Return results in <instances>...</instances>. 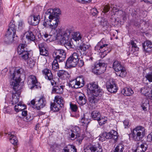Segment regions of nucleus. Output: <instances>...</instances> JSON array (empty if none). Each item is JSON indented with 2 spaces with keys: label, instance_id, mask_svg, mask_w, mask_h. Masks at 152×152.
Returning <instances> with one entry per match:
<instances>
[{
  "label": "nucleus",
  "instance_id": "obj_1",
  "mask_svg": "<svg viewBox=\"0 0 152 152\" xmlns=\"http://www.w3.org/2000/svg\"><path fill=\"white\" fill-rule=\"evenodd\" d=\"M10 85L12 86L15 93L12 96L13 102H15L14 110L16 113L19 112V103H18L19 99V69H14V72L11 73L10 75Z\"/></svg>",
  "mask_w": 152,
  "mask_h": 152
},
{
  "label": "nucleus",
  "instance_id": "obj_2",
  "mask_svg": "<svg viewBox=\"0 0 152 152\" xmlns=\"http://www.w3.org/2000/svg\"><path fill=\"white\" fill-rule=\"evenodd\" d=\"M16 27L15 21L12 20L9 23V28L5 35V40L7 43H17L18 42V36L17 35L15 36Z\"/></svg>",
  "mask_w": 152,
  "mask_h": 152
},
{
  "label": "nucleus",
  "instance_id": "obj_3",
  "mask_svg": "<svg viewBox=\"0 0 152 152\" xmlns=\"http://www.w3.org/2000/svg\"><path fill=\"white\" fill-rule=\"evenodd\" d=\"M146 134V130L141 126H137L134 128L132 132V138L135 141L142 140Z\"/></svg>",
  "mask_w": 152,
  "mask_h": 152
},
{
  "label": "nucleus",
  "instance_id": "obj_4",
  "mask_svg": "<svg viewBox=\"0 0 152 152\" xmlns=\"http://www.w3.org/2000/svg\"><path fill=\"white\" fill-rule=\"evenodd\" d=\"M103 94L102 90L98 88L88 94V100L91 104L95 105L101 99Z\"/></svg>",
  "mask_w": 152,
  "mask_h": 152
},
{
  "label": "nucleus",
  "instance_id": "obj_5",
  "mask_svg": "<svg viewBox=\"0 0 152 152\" xmlns=\"http://www.w3.org/2000/svg\"><path fill=\"white\" fill-rule=\"evenodd\" d=\"M113 68L116 75L122 77H125L126 74L125 68L118 61H116L113 63Z\"/></svg>",
  "mask_w": 152,
  "mask_h": 152
},
{
  "label": "nucleus",
  "instance_id": "obj_6",
  "mask_svg": "<svg viewBox=\"0 0 152 152\" xmlns=\"http://www.w3.org/2000/svg\"><path fill=\"white\" fill-rule=\"evenodd\" d=\"M107 65L102 60L97 61L92 67V72L96 74H100L104 72Z\"/></svg>",
  "mask_w": 152,
  "mask_h": 152
},
{
  "label": "nucleus",
  "instance_id": "obj_7",
  "mask_svg": "<svg viewBox=\"0 0 152 152\" xmlns=\"http://www.w3.org/2000/svg\"><path fill=\"white\" fill-rule=\"evenodd\" d=\"M78 57V55L77 53H73L66 60V67L68 68L75 67L77 66Z\"/></svg>",
  "mask_w": 152,
  "mask_h": 152
},
{
  "label": "nucleus",
  "instance_id": "obj_8",
  "mask_svg": "<svg viewBox=\"0 0 152 152\" xmlns=\"http://www.w3.org/2000/svg\"><path fill=\"white\" fill-rule=\"evenodd\" d=\"M84 84L83 78L81 77H77L76 79L71 80L69 83V86L72 88H77L83 87Z\"/></svg>",
  "mask_w": 152,
  "mask_h": 152
},
{
  "label": "nucleus",
  "instance_id": "obj_9",
  "mask_svg": "<svg viewBox=\"0 0 152 152\" xmlns=\"http://www.w3.org/2000/svg\"><path fill=\"white\" fill-rule=\"evenodd\" d=\"M53 55L55 59L58 61V62L63 61L65 59L66 53L65 51L63 49H58L55 50Z\"/></svg>",
  "mask_w": 152,
  "mask_h": 152
},
{
  "label": "nucleus",
  "instance_id": "obj_10",
  "mask_svg": "<svg viewBox=\"0 0 152 152\" xmlns=\"http://www.w3.org/2000/svg\"><path fill=\"white\" fill-rule=\"evenodd\" d=\"M70 31L69 30H67L63 32L64 36L62 37L60 43L61 45H64L67 49L70 48L72 46L70 42L68 41L69 36H70Z\"/></svg>",
  "mask_w": 152,
  "mask_h": 152
},
{
  "label": "nucleus",
  "instance_id": "obj_11",
  "mask_svg": "<svg viewBox=\"0 0 152 152\" xmlns=\"http://www.w3.org/2000/svg\"><path fill=\"white\" fill-rule=\"evenodd\" d=\"M37 8L33 9V12H34V14L30 16L28 18V20L29 23L32 25L36 26L38 24L40 21V16L38 12L36 13Z\"/></svg>",
  "mask_w": 152,
  "mask_h": 152
},
{
  "label": "nucleus",
  "instance_id": "obj_12",
  "mask_svg": "<svg viewBox=\"0 0 152 152\" xmlns=\"http://www.w3.org/2000/svg\"><path fill=\"white\" fill-rule=\"evenodd\" d=\"M64 36L63 32L62 33L61 30L59 29L56 30H52L50 31L49 36L50 37L49 38L51 39V40L55 41L56 40H59L60 42L62 37Z\"/></svg>",
  "mask_w": 152,
  "mask_h": 152
},
{
  "label": "nucleus",
  "instance_id": "obj_13",
  "mask_svg": "<svg viewBox=\"0 0 152 152\" xmlns=\"http://www.w3.org/2000/svg\"><path fill=\"white\" fill-rule=\"evenodd\" d=\"M109 46V45L106 43L104 39H102L95 47V49L97 50H99L104 53L105 52L104 54L106 55L107 53L109 52V51H107Z\"/></svg>",
  "mask_w": 152,
  "mask_h": 152
},
{
  "label": "nucleus",
  "instance_id": "obj_14",
  "mask_svg": "<svg viewBox=\"0 0 152 152\" xmlns=\"http://www.w3.org/2000/svg\"><path fill=\"white\" fill-rule=\"evenodd\" d=\"M101 146L99 144L89 145L84 149L85 152H102Z\"/></svg>",
  "mask_w": 152,
  "mask_h": 152
},
{
  "label": "nucleus",
  "instance_id": "obj_15",
  "mask_svg": "<svg viewBox=\"0 0 152 152\" xmlns=\"http://www.w3.org/2000/svg\"><path fill=\"white\" fill-rule=\"evenodd\" d=\"M46 18H48L50 28L53 29H55L57 27L59 23V19L56 16H50L47 18L45 17Z\"/></svg>",
  "mask_w": 152,
  "mask_h": 152
},
{
  "label": "nucleus",
  "instance_id": "obj_16",
  "mask_svg": "<svg viewBox=\"0 0 152 152\" xmlns=\"http://www.w3.org/2000/svg\"><path fill=\"white\" fill-rule=\"evenodd\" d=\"M106 87L108 91L111 93H115L117 92L118 88L114 82L110 80L106 83Z\"/></svg>",
  "mask_w": 152,
  "mask_h": 152
},
{
  "label": "nucleus",
  "instance_id": "obj_17",
  "mask_svg": "<svg viewBox=\"0 0 152 152\" xmlns=\"http://www.w3.org/2000/svg\"><path fill=\"white\" fill-rule=\"evenodd\" d=\"M60 10L59 9L55 8L54 9H49L47 10L45 14V17L47 18L50 16H56L59 14H60Z\"/></svg>",
  "mask_w": 152,
  "mask_h": 152
},
{
  "label": "nucleus",
  "instance_id": "obj_18",
  "mask_svg": "<svg viewBox=\"0 0 152 152\" xmlns=\"http://www.w3.org/2000/svg\"><path fill=\"white\" fill-rule=\"evenodd\" d=\"M38 47L40 55L44 56H47L48 55V52L47 50V45L46 43L44 42L40 43L38 45Z\"/></svg>",
  "mask_w": 152,
  "mask_h": 152
},
{
  "label": "nucleus",
  "instance_id": "obj_19",
  "mask_svg": "<svg viewBox=\"0 0 152 152\" xmlns=\"http://www.w3.org/2000/svg\"><path fill=\"white\" fill-rule=\"evenodd\" d=\"M46 103L45 99L42 96L36 102L35 105V108L37 110H39L45 106Z\"/></svg>",
  "mask_w": 152,
  "mask_h": 152
},
{
  "label": "nucleus",
  "instance_id": "obj_20",
  "mask_svg": "<svg viewBox=\"0 0 152 152\" xmlns=\"http://www.w3.org/2000/svg\"><path fill=\"white\" fill-rule=\"evenodd\" d=\"M144 50L146 53L152 52V42L150 41H146L142 44Z\"/></svg>",
  "mask_w": 152,
  "mask_h": 152
},
{
  "label": "nucleus",
  "instance_id": "obj_21",
  "mask_svg": "<svg viewBox=\"0 0 152 152\" xmlns=\"http://www.w3.org/2000/svg\"><path fill=\"white\" fill-rule=\"evenodd\" d=\"M21 40L23 43L20 44V52H24L25 51H29L28 49L27 48V45L26 44V38L25 36V34L21 35Z\"/></svg>",
  "mask_w": 152,
  "mask_h": 152
},
{
  "label": "nucleus",
  "instance_id": "obj_22",
  "mask_svg": "<svg viewBox=\"0 0 152 152\" xmlns=\"http://www.w3.org/2000/svg\"><path fill=\"white\" fill-rule=\"evenodd\" d=\"M150 88L148 87L142 88L141 89V92L145 96H146L148 99H152V93L151 91L150 92Z\"/></svg>",
  "mask_w": 152,
  "mask_h": 152
},
{
  "label": "nucleus",
  "instance_id": "obj_23",
  "mask_svg": "<svg viewBox=\"0 0 152 152\" xmlns=\"http://www.w3.org/2000/svg\"><path fill=\"white\" fill-rule=\"evenodd\" d=\"M29 78L31 80V84L32 85L31 88L32 89L34 88H36L40 87V84L37 81L36 77L33 75L29 76Z\"/></svg>",
  "mask_w": 152,
  "mask_h": 152
},
{
  "label": "nucleus",
  "instance_id": "obj_24",
  "mask_svg": "<svg viewBox=\"0 0 152 152\" xmlns=\"http://www.w3.org/2000/svg\"><path fill=\"white\" fill-rule=\"evenodd\" d=\"M43 75L45 76L46 79L48 80H51L53 78V76L51 71L48 68L43 69L42 71Z\"/></svg>",
  "mask_w": 152,
  "mask_h": 152
},
{
  "label": "nucleus",
  "instance_id": "obj_25",
  "mask_svg": "<svg viewBox=\"0 0 152 152\" xmlns=\"http://www.w3.org/2000/svg\"><path fill=\"white\" fill-rule=\"evenodd\" d=\"M121 93L125 96H130L134 93L133 91L130 88L125 87L121 89Z\"/></svg>",
  "mask_w": 152,
  "mask_h": 152
},
{
  "label": "nucleus",
  "instance_id": "obj_26",
  "mask_svg": "<svg viewBox=\"0 0 152 152\" xmlns=\"http://www.w3.org/2000/svg\"><path fill=\"white\" fill-rule=\"evenodd\" d=\"M70 31V35H71L72 37V39L75 41H78L82 38V35L79 32H72Z\"/></svg>",
  "mask_w": 152,
  "mask_h": 152
},
{
  "label": "nucleus",
  "instance_id": "obj_27",
  "mask_svg": "<svg viewBox=\"0 0 152 152\" xmlns=\"http://www.w3.org/2000/svg\"><path fill=\"white\" fill-rule=\"evenodd\" d=\"M57 75L59 77L64 79L70 77V75L68 72L63 70L59 71Z\"/></svg>",
  "mask_w": 152,
  "mask_h": 152
},
{
  "label": "nucleus",
  "instance_id": "obj_28",
  "mask_svg": "<svg viewBox=\"0 0 152 152\" xmlns=\"http://www.w3.org/2000/svg\"><path fill=\"white\" fill-rule=\"evenodd\" d=\"M98 88V85L95 83L89 84L88 86V93L90 94Z\"/></svg>",
  "mask_w": 152,
  "mask_h": 152
},
{
  "label": "nucleus",
  "instance_id": "obj_29",
  "mask_svg": "<svg viewBox=\"0 0 152 152\" xmlns=\"http://www.w3.org/2000/svg\"><path fill=\"white\" fill-rule=\"evenodd\" d=\"M148 147V145L146 143H142L140 146L137 147L134 152H144L146 150Z\"/></svg>",
  "mask_w": 152,
  "mask_h": 152
},
{
  "label": "nucleus",
  "instance_id": "obj_30",
  "mask_svg": "<svg viewBox=\"0 0 152 152\" xmlns=\"http://www.w3.org/2000/svg\"><path fill=\"white\" fill-rule=\"evenodd\" d=\"M63 152H76V149L73 145H69L63 149Z\"/></svg>",
  "mask_w": 152,
  "mask_h": 152
},
{
  "label": "nucleus",
  "instance_id": "obj_31",
  "mask_svg": "<svg viewBox=\"0 0 152 152\" xmlns=\"http://www.w3.org/2000/svg\"><path fill=\"white\" fill-rule=\"evenodd\" d=\"M25 35V34L23 35ZM25 37L26 39L29 41H34L35 39V37L32 32L28 31L27 33L26 36Z\"/></svg>",
  "mask_w": 152,
  "mask_h": 152
},
{
  "label": "nucleus",
  "instance_id": "obj_32",
  "mask_svg": "<svg viewBox=\"0 0 152 152\" xmlns=\"http://www.w3.org/2000/svg\"><path fill=\"white\" fill-rule=\"evenodd\" d=\"M63 87L64 86H57L53 88L52 92L53 93L61 94L63 92Z\"/></svg>",
  "mask_w": 152,
  "mask_h": 152
},
{
  "label": "nucleus",
  "instance_id": "obj_33",
  "mask_svg": "<svg viewBox=\"0 0 152 152\" xmlns=\"http://www.w3.org/2000/svg\"><path fill=\"white\" fill-rule=\"evenodd\" d=\"M8 137L9 138L10 141L11 143L14 145H17L18 140L15 136H14V135L9 133L8 134Z\"/></svg>",
  "mask_w": 152,
  "mask_h": 152
},
{
  "label": "nucleus",
  "instance_id": "obj_34",
  "mask_svg": "<svg viewBox=\"0 0 152 152\" xmlns=\"http://www.w3.org/2000/svg\"><path fill=\"white\" fill-rule=\"evenodd\" d=\"M29 51H25L24 52H20V58L22 60L26 61L29 59Z\"/></svg>",
  "mask_w": 152,
  "mask_h": 152
},
{
  "label": "nucleus",
  "instance_id": "obj_35",
  "mask_svg": "<svg viewBox=\"0 0 152 152\" xmlns=\"http://www.w3.org/2000/svg\"><path fill=\"white\" fill-rule=\"evenodd\" d=\"M86 99L84 95L82 94V95L79 96V99L77 102L80 105H83L85 104L86 102Z\"/></svg>",
  "mask_w": 152,
  "mask_h": 152
},
{
  "label": "nucleus",
  "instance_id": "obj_36",
  "mask_svg": "<svg viewBox=\"0 0 152 152\" xmlns=\"http://www.w3.org/2000/svg\"><path fill=\"white\" fill-rule=\"evenodd\" d=\"M129 44L132 45L131 52L132 53H134L136 51H137L139 50V48L136 45V43L134 42L131 40L129 42Z\"/></svg>",
  "mask_w": 152,
  "mask_h": 152
},
{
  "label": "nucleus",
  "instance_id": "obj_37",
  "mask_svg": "<svg viewBox=\"0 0 152 152\" xmlns=\"http://www.w3.org/2000/svg\"><path fill=\"white\" fill-rule=\"evenodd\" d=\"M54 102L60 105V104L63 105L64 102L63 98L59 96H56L55 97Z\"/></svg>",
  "mask_w": 152,
  "mask_h": 152
},
{
  "label": "nucleus",
  "instance_id": "obj_38",
  "mask_svg": "<svg viewBox=\"0 0 152 152\" xmlns=\"http://www.w3.org/2000/svg\"><path fill=\"white\" fill-rule=\"evenodd\" d=\"M91 116L94 120H98L101 117L100 113L97 111H94L92 112Z\"/></svg>",
  "mask_w": 152,
  "mask_h": 152
},
{
  "label": "nucleus",
  "instance_id": "obj_39",
  "mask_svg": "<svg viewBox=\"0 0 152 152\" xmlns=\"http://www.w3.org/2000/svg\"><path fill=\"white\" fill-rule=\"evenodd\" d=\"M61 105L58 104L56 103L55 102L51 104L50 108L51 110L53 111H57L59 110V107Z\"/></svg>",
  "mask_w": 152,
  "mask_h": 152
},
{
  "label": "nucleus",
  "instance_id": "obj_40",
  "mask_svg": "<svg viewBox=\"0 0 152 152\" xmlns=\"http://www.w3.org/2000/svg\"><path fill=\"white\" fill-rule=\"evenodd\" d=\"M124 149V145L120 143L117 145L114 150V152H122Z\"/></svg>",
  "mask_w": 152,
  "mask_h": 152
},
{
  "label": "nucleus",
  "instance_id": "obj_41",
  "mask_svg": "<svg viewBox=\"0 0 152 152\" xmlns=\"http://www.w3.org/2000/svg\"><path fill=\"white\" fill-rule=\"evenodd\" d=\"M58 62V61L54 59L52 64V68L53 70L57 71L59 69V66Z\"/></svg>",
  "mask_w": 152,
  "mask_h": 152
},
{
  "label": "nucleus",
  "instance_id": "obj_42",
  "mask_svg": "<svg viewBox=\"0 0 152 152\" xmlns=\"http://www.w3.org/2000/svg\"><path fill=\"white\" fill-rule=\"evenodd\" d=\"M90 47V45H86L83 44L80 47V49L83 52V54H84L87 50L89 49Z\"/></svg>",
  "mask_w": 152,
  "mask_h": 152
},
{
  "label": "nucleus",
  "instance_id": "obj_43",
  "mask_svg": "<svg viewBox=\"0 0 152 152\" xmlns=\"http://www.w3.org/2000/svg\"><path fill=\"white\" fill-rule=\"evenodd\" d=\"M107 120V118L106 117H100L99 119L98 120V121L100 125H102L106 122Z\"/></svg>",
  "mask_w": 152,
  "mask_h": 152
},
{
  "label": "nucleus",
  "instance_id": "obj_44",
  "mask_svg": "<svg viewBox=\"0 0 152 152\" xmlns=\"http://www.w3.org/2000/svg\"><path fill=\"white\" fill-rule=\"evenodd\" d=\"M80 121L83 124L82 125L87 126L90 122V120L88 118H83L81 119Z\"/></svg>",
  "mask_w": 152,
  "mask_h": 152
},
{
  "label": "nucleus",
  "instance_id": "obj_45",
  "mask_svg": "<svg viewBox=\"0 0 152 152\" xmlns=\"http://www.w3.org/2000/svg\"><path fill=\"white\" fill-rule=\"evenodd\" d=\"M80 129L78 126H75L72 129L70 130L71 132L74 133L75 135H78L79 134Z\"/></svg>",
  "mask_w": 152,
  "mask_h": 152
},
{
  "label": "nucleus",
  "instance_id": "obj_46",
  "mask_svg": "<svg viewBox=\"0 0 152 152\" xmlns=\"http://www.w3.org/2000/svg\"><path fill=\"white\" fill-rule=\"evenodd\" d=\"M22 115L23 117H26V118L27 120L30 121L32 118L31 116L27 115V111L26 110H23L22 112Z\"/></svg>",
  "mask_w": 152,
  "mask_h": 152
},
{
  "label": "nucleus",
  "instance_id": "obj_47",
  "mask_svg": "<svg viewBox=\"0 0 152 152\" xmlns=\"http://www.w3.org/2000/svg\"><path fill=\"white\" fill-rule=\"evenodd\" d=\"M111 132H112V134H113L111 135L112 139H113L115 141H116L118 138L117 132L113 130L111 131Z\"/></svg>",
  "mask_w": 152,
  "mask_h": 152
},
{
  "label": "nucleus",
  "instance_id": "obj_48",
  "mask_svg": "<svg viewBox=\"0 0 152 152\" xmlns=\"http://www.w3.org/2000/svg\"><path fill=\"white\" fill-rule=\"evenodd\" d=\"M146 79L149 82H152V72L147 73L145 76Z\"/></svg>",
  "mask_w": 152,
  "mask_h": 152
},
{
  "label": "nucleus",
  "instance_id": "obj_49",
  "mask_svg": "<svg viewBox=\"0 0 152 152\" xmlns=\"http://www.w3.org/2000/svg\"><path fill=\"white\" fill-rule=\"evenodd\" d=\"M27 64L30 68H32L35 65V62L31 59L29 58L27 61Z\"/></svg>",
  "mask_w": 152,
  "mask_h": 152
},
{
  "label": "nucleus",
  "instance_id": "obj_50",
  "mask_svg": "<svg viewBox=\"0 0 152 152\" xmlns=\"http://www.w3.org/2000/svg\"><path fill=\"white\" fill-rule=\"evenodd\" d=\"M110 7L109 4H107L104 6V8H103L102 12L104 13H106L108 12L109 10Z\"/></svg>",
  "mask_w": 152,
  "mask_h": 152
},
{
  "label": "nucleus",
  "instance_id": "obj_51",
  "mask_svg": "<svg viewBox=\"0 0 152 152\" xmlns=\"http://www.w3.org/2000/svg\"><path fill=\"white\" fill-rule=\"evenodd\" d=\"M99 140H100L103 141L106 139V132H103L99 136Z\"/></svg>",
  "mask_w": 152,
  "mask_h": 152
},
{
  "label": "nucleus",
  "instance_id": "obj_52",
  "mask_svg": "<svg viewBox=\"0 0 152 152\" xmlns=\"http://www.w3.org/2000/svg\"><path fill=\"white\" fill-rule=\"evenodd\" d=\"M57 148H58L57 145L56 144H54L51 145L50 149V152H54L55 151Z\"/></svg>",
  "mask_w": 152,
  "mask_h": 152
},
{
  "label": "nucleus",
  "instance_id": "obj_53",
  "mask_svg": "<svg viewBox=\"0 0 152 152\" xmlns=\"http://www.w3.org/2000/svg\"><path fill=\"white\" fill-rule=\"evenodd\" d=\"M20 111H22L25 109L26 108V105L23 103L22 102H20Z\"/></svg>",
  "mask_w": 152,
  "mask_h": 152
},
{
  "label": "nucleus",
  "instance_id": "obj_54",
  "mask_svg": "<svg viewBox=\"0 0 152 152\" xmlns=\"http://www.w3.org/2000/svg\"><path fill=\"white\" fill-rule=\"evenodd\" d=\"M43 26L45 27H47L48 26H50V23L48 18H45V22L43 23Z\"/></svg>",
  "mask_w": 152,
  "mask_h": 152
},
{
  "label": "nucleus",
  "instance_id": "obj_55",
  "mask_svg": "<svg viewBox=\"0 0 152 152\" xmlns=\"http://www.w3.org/2000/svg\"><path fill=\"white\" fill-rule=\"evenodd\" d=\"M146 103H143L142 105V107L143 110L144 111L146 110V108L148 105V102L147 99H146L145 101Z\"/></svg>",
  "mask_w": 152,
  "mask_h": 152
},
{
  "label": "nucleus",
  "instance_id": "obj_56",
  "mask_svg": "<svg viewBox=\"0 0 152 152\" xmlns=\"http://www.w3.org/2000/svg\"><path fill=\"white\" fill-rule=\"evenodd\" d=\"M77 62V65L79 67H82L84 65V62L83 60L82 59H79L78 58Z\"/></svg>",
  "mask_w": 152,
  "mask_h": 152
},
{
  "label": "nucleus",
  "instance_id": "obj_57",
  "mask_svg": "<svg viewBox=\"0 0 152 152\" xmlns=\"http://www.w3.org/2000/svg\"><path fill=\"white\" fill-rule=\"evenodd\" d=\"M101 24L103 26H107L108 25V23L106 19H102L101 22Z\"/></svg>",
  "mask_w": 152,
  "mask_h": 152
},
{
  "label": "nucleus",
  "instance_id": "obj_58",
  "mask_svg": "<svg viewBox=\"0 0 152 152\" xmlns=\"http://www.w3.org/2000/svg\"><path fill=\"white\" fill-rule=\"evenodd\" d=\"M91 12L93 16H95L98 13V11L96 8H93L91 10Z\"/></svg>",
  "mask_w": 152,
  "mask_h": 152
},
{
  "label": "nucleus",
  "instance_id": "obj_59",
  "mask_svg": "<svg viewBox=\"0 0 152 152\" xmlns=\"http://www.w3.org/2000/svg\"><path fill=\"white\" fill-rule=\"evenodd\" d=\"M70 107L71 110L74 112H75L77 111V107L76 104H70Z\"/></svg>",
  "mask_w": 152,
  "mask_h": 152
},
{
  "label": "nucleus",
  "instance_id": "obj_60",
  "mask_svg": "<svg viewBox=\"0 0 152 152\" xmlns=\"http://www.w3.org/2000/svg\"><path fill=\"white\" fill-rule=\"evenodd\" d=\"M69 135L70 136V138L72 139V140H75L77 137V135H75V134L72 132L70 133L69 132Z\"/></svg>",
  "mask_w": 152,
  "mask_h": 152
},
{
  "label": "nucleus",
  "instance_id": "obj_61",
  "mask_svg": "<svg viewBox=\"0 0 152 152\" xmlns=\"http://www.w3.org/2000/svg\"><path fill=\"white\" fill-rule=\"evenodd\" d=\"M112 134V132H111V131L109 132H106V139H112L111 135Z\"/></svg>",
  "mask_w": 152,
  "mask_h": 152
},
{
  "label": "nucleus",
  "instance_id": "obj_62",
  "mask_svg": "<svg viewBox=\"0 0 152 152\" xmlns=\"http://www.w3.org/2000/svg\"><path fill=\"white\" fill-rule=\"evenodd\" d=\"M49 80H50L51 84L53 86V88H55V86H57V83L55 82L54 80H53V78Z\"/></svg>",
  "mask_w": 152,
  "mask_h": 152
},
{
  "label": "nucleus",
  "instance_id": "obj_63",
  "mask_svg": "<svg viewBox=\"0 0 152 152\" xmlns=\"http://www.w3.org/2000/svg\"><path fill=\"white\" fill-rule=\"evenodd\" d=\"M76 138L77 139V141L80 143L82 142L83 138L82 136H80L79 134Z\"/></svg>",
  "mask_w": 152,
  "mask_h": 152
},
{
  "label": "nucleus",
  "instance_id": "obj_64",
  "mask_svg": "<svg viewBox=\"0 0 152 152\" xmlns=\"http://www.w3.org/2000/svg\"><path fill=\"white\" fill-rule=\"evenodd\" d=\"M19 80H20V86L21 87H20V88L21 89L23 88L24 86V80H23L22 81H21L22 80H21L20 79V77Z\"/></svg>",
  "mask_w": 152,
  "mask_h": 152
}]
</instances>
